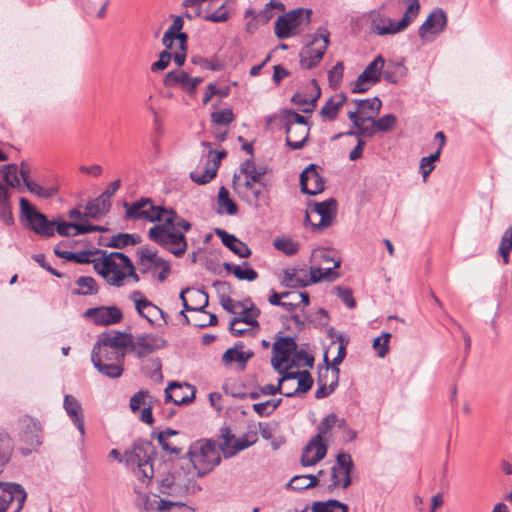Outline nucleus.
<instances>
[{
    "mask_svg": "<svg viewBox=\"0 0 512 512\" xmlns=\"http://www.w3.org/2000/svg\"><path fill=\"white\" fill-rule=\"evenodd\" d=\"M267 173V168L264 165H256L252 159L244 161L240 166L239 174L246 178H251L254 181L267 182L264 175Z\"/></svg>",
    "mask_w": 512,
    "mask_h": 512,
    "instance_id": "nucleus-42",
    "label": "nucleus"
},
{
    "mask_svg": "<svg viewBox=\"0 0 512 512\" xmlns=\"http://www.w3.org/2000/svg\"><path fill=\"white\" fill-rule=\"evenodd\" d=\"M347 96L343 93H338L331 96L319 111L320 116L324 121H333L337 118L338 113L346 102Z\"/></svg>",
    "mask_w": 512,
    "mask_h": 512,
    "instance_id": "nucleus-34",
    "label": "nucleus"
},
{
    "mask_svg": "<svg viewBox=\"0 0 512 512\" xmlns=\"http://www.w3.org/2000/svg\"><path fill=\"white\" fill-rule=\"evenodd\" d=\"M20 429V438L23 443L30 448H36L42 443V426L40 422L28 415H24L18 420Z\"/></svg>",
    "mask_w": 512,
    "mask_h": 512,
    "instance_id": "nucleus-22",
    "label": "nucleus"
},
{
    "mask_svg": "<svg viewBox=\"0 0 512 512\" xmlns=\"http://www.w3.org/2000/svg\"><path fill=\"white\" fill-rule=\"evenodd\" d=\"M392 335L389 332H383L381 336L376 337L373 341V348L377 355L381 358L385 357L389 351V342Z\"/></svg>",
    "mask_w": 512,
    "mask_h": 512,
    "instance_id": "nucleus-60",
    "label": "nucleus"
},
{
    "mask_svg": "<svg viewBox=\"0 0 512 512\" xmlns=\"http://www.w3.org/2000/svg\"><path fill=\"white\" fill-rule=\"evenodd\" d=\"M447 14L441 8H435L419 27V37L423 41H431L429 35L437 36L444 32L447 26Z\"/></svg>",
    "mask_w": 512,
    "mask_h": 512,
    "instance_id": "nucleus-21",
    "label": "nucleus"
},
{
    "mask_svg": "<svg viewBox=\"0 0 512 512\" xmlns=\"http://www.w3.org/2000/svg\"><path fill=\"white\" fill-rule=\"evenodd\" d=\"M130 339L125 332L109 330L98 336L91 353L94 367L103 375L115 379L123 374V365Z\"/></svg>",
    "mask_w": 512,
    "mask_h": 512,
    "instance_id": "nucleus-2",
    "label": "nucleus"
},
{
    "mask_svg": "<svg viewBox=\"0 0 512 512\" xmlns=\"http://www.w3.org/2000/svg\"><path fill=\"white\" fill-rule=\"evenodd\" d=\"M124 206L126 208L125 218L128 220L144 219L150 222H155V219L158 218V216L152 214L154 204L150 198H141L131 205L125 202Z\"/></svg>",
    "mask_w": 512,
    "mask_h": 512,
    "instance_id": "nucleus-28",
    "label": "nucleus"
},
{
    "mask_svg": "<svg viewBox=\"0 0 512 512\" xmlns=\"http://www.w3.org/2000/svg\"><path fill=\"white\" fill-rule=\"evenodd\" d=\"M241 309V316L237 317L238 321L253 327H259L257 317L260 315V310L252 303L250 304V307H247L244 303Z\"/></svg>",
    "mask_w": 512,
    "mask_h": 512,
    "instance_id": "nucleus-55",
    "label": "nucleus"
},
{
    "mask_svg": "<svg viewBox=\"0 0 512 512\" xmlns=\"http://www.w3.org/2000/svg\"><path fill=\"white\" fill-rule=\"evenodd\" d=\"M152 214L158 216L155 221L160 223L156 226H164L165 228L181 227L184 231H189L192 227L191 223L179 216L174 209H166L154 205V208H152Z\"/></svg>",
    "mask_w": 512,
    "mask_h": 512,
    "instance_id": "nucleus-27",
    "label": "nucleus"
},
{
    "mask_svg": "<svg viewBox=\"0 0 512 512\" xmlns=\"http://www.w3.org/2000/svg\"><path fill=\"white\" fill-rule=\"evenodd\" d=\"M101 252L102 258L93 261L94 270L101 275L105 281L115 287L124 285L125 272H126V258H129L122 252L107 253L104 250H97Z\"/></svg>",
    "mask_w": 512,
    "mask_h": 512,
    "instance_id": "nucleus-3",
    "label": "nucleus"
},
{
    "mask_svg": "<svg viewBox=\"0 0 512 512\" xmlns=\"http://www.w3.org/2000/svg\"><path fill=\"white\" fill-rule=\"evenodd\" d=\"M159 512H194L189 506H186L184 503L175 502L170 500L160 499L157 500V509Z\"/></svg>",
    "mask_w": 512,
    "mask_h": 512,
    "instance_id": "nucleus-56",
    "label": "nucleus"
},
{
    "mask_svg": "<svg viewBox=\"0 0 512 512\" xmlns=\"http://www.w3.org/2000/svg\"><path fill=\"white\" fill-rule=\"evenodd\" d=\"M314 357L304 349H296L290 359L289 367H312Z\"/></svg>",
    "mask_w": 512,
    "mask_h": 512,
    "instance_id": "nucleus-53",
    "label": "nucleus"
},
{
    "mask_svg": "<svg viewBox=\"0 0 512 512\" xmlns=\"http://www.w3.org/2000/svg\"><path fill=\"white\" fill-rule=\"evenodd\" d=\"M136 255L138 256L137 264L141 273L151 272L155 276L156 270L160 268L161 271L158 273L157 278L160 282L166 281L171 271V264L169 261L159 257L157 250L143 246L137 249Z\"/></svg>",
    "mask_w": 512,
    "mask_h": 512,
    "instance_id": "nucleus-12",
    "label": "nucleus"
},
{
    "mask_svg": "<svg viewBox=\"0 0 512 512\" xmlns=\"http://www.w3.org/2000/svg\"><path fill=\"white\" fill-rule=\"evenodd\" d=\"M140 296H142V293L140 291H134L131 295L132 299L135 302L136 310L140 314V316L144 317L149 322L152 321L150 319V316H153L155 313H160L162 318H164L165 314L161 309H159L156 305H154L146 298H138Z\"/></svg>",
    "mask_w": 512,
    "mask_h": 512,
    "instance_id": "nucleus-37",
    "label": "nucleus"
},
{
    "mask_svg": "<svg viewBox=\"0 0 512 512\" xmlns=\"http://www.w3.org/2000/svg\"><path fill=\"white\" fill-rule=\"evenodd\" d=\"M63 407L70 420L74 423L80 432L81 436H84V414L81 403L74 396L66 394L64 396Z\"/></svg>",
    "mask_w": 512,
    "mask_h": 512,
    "instance_id": "nucleus-30",
    "label": "nucleus"
},
{
    "mask_svg": "<svg viewBox=\"0 0 512 512\" xmlns=\"http://www.w3.org/2000/svg\"><path fill=\"white\" fill-rule=\"evenodd\" d=\"M273 245L277 250L283 252L287 256L297 254L300 249L299 242L285 237L275 239Z\"/></svg>",
    "mask_w": 512,
    "mask_h": 512,
    "instance_id": "nucleus-54",
    "label": "nucleus"
},
{
    "mask_svg": "<svg viewBox=\"0 0 512 512\" xmlns=\"http://www.w3.org/2000/svg\"><path fill=\"white\" fill-rule=\"evenodd\" d=\"M28 191L40 198L49 199L55 196L58 192L57 186L43 187L35 182L26 183Z\"/></svg>",
    "mask_w": 512,
    "mask_h": 512,
    "instance_id": "nucleus-57",
    "label": "nucleus"
},
{
    "mask_svg": "<svg viewBox=\"0 0 512 512\" xmlns=\"http://www.w3.org/2000/svg\"><path fill=\"white\" fill-rule=\"evenodd\" d=\"M164 392L165 402H172L176 405L191 403L195 398V388L188 383L170 382Z\"/></svg>",
    "mask_w": 512,
    "mask_h": 512,
    "instance_id": "nucleus-25",
    "label": "nucleus"
},
{
    "mask_svg": "<svg viewBox=\"0 0 512 512\" xmlns=\"http://www.w3.org/2000/svg\"><path fill=\"white\" fill-rule=\"evenodd\" d=\"M223 267L226 272L232 273L239 280H247L251 282L258 278L257 271L251 268L249 263L246 261L243 262V267L228 262H225Z\"/></svg>",
    "mask_w": 512,
    "mask_h": 512,
    "instance_id": "nucleus-41",
    "label": "nucleus"
},
{
    "mask_svg": "<svg viewBox=\"0 0 512 512\" xmlns=\"http://www.w3.org/2000/svg\"><path fill=\"white\" fill-rule=\"evenodd\" d=\"M188 458L198 476H204L221 461L219 448L212 440H198L188 450Z\"/></svg>",
    "mask_w": 512,
    "mask_h": 512,
    "instance_id": "nucleus-6",
    "label": "nucleus"
},
{
    "mask_svg": "<svg viewBox=\"0 0 512 512\" xmlns=\"http://www.w3.org/2000/svg\"><path fill=\"white\" fill-rule=\"evenodd\" d=\"M280 125L286 132V144L292 150L302 149L310 134V124L307 119L294 110L285 109L280 114Z\"/></svg>",
    "mask_w": 512,
    "mask_h": 512,
    "instance_id": "nucleus-4",
    "label": "nucleus"
},
{
    "mask_svg": "<svg viewBox=\"0 0 512 512\" xmlns=\"http://www.w3.org/2000/svg\"><path fill=\"white\" fill-rule=\"evenodd\" d=\"M339 369H332L331 371V381L329 384L322 383L321 379H317L318 388L315 391V398L323 399L332 394L338 386L339 380Z\"/></svg>",
    "mask_w": 512,
    "mask_h": 512,
    "instance_id": "nucleus-43",
    "label": "nucleus"
},
{
    "mask_svg": "<svg viewBox=\"0 0 512 512\" xmlns=\"http://www.w3.org/2000/svg\"><path fill=\"white\" fill-rule=\"evenodd\" d=\"M186 232L181 227L165 228L164 226H153L148 231V237L174 256L182 257L188 247L185 236Z\"/></svg>",
    "mask_w": 512,
    "mask_h": 512,
    "instance_id": "nucleus-7",
    "label": "nucleus"
},
{
    "mask_svg": "<svg viewBox=\"0 0 512 512\" xmlns=\"http://www.w3.org/2000/svg\"><path fill=\"white\" fill-rule=\"evenodd\" d=\"M178 434H179V431L173 430L170 428L159 432L157 434V439H158V442H159L160 446L162 447V449L171 454L179 455L181 453V449L177 448L176 446L172 445L169 442V438L171 436L178 435Z\"/></svg>",
    "mask_w": 512,
    "mask_h": 512,
    "instance_id": "nucleus-51",
    "label": "nucleus"
},
{
    "mask_svg": "<svg viewBox=\"0 0 512 512\" xmlns=\"http://www.w3.org/2000/svg\"><path fill=\"white\" fill-rule=\"evenodd\" d=\"M244 343L238 341L235 343L234 347L227 349L223 356L222 360L225 364H230L233 361L239 363L240 368L244 369L249 359L254 356L253 351H243Z\"/></svg>",
    "mask_w": 512,
    "mask_h": 512,
    "instance_id": "nucleus-33",
    "label": "nucleus"
},
{
    "mask_svg": "<svg viewBox=\"0 0 512 512\" xmlns=\"http://www.w3.org/2000/svg\"><path fill=\"white\" fill-rule=\"evenodd\" d=\"M311 512H348V506L334 499L316 501L312 504Z\"/></svg>",
    "mask_w": 512,
    "mask_h": 512,
    "instance_id": "nucleus-45",
    "label": "nucleus"
},
{
    "mask_svg": "<svg viewBox=\"0 0 512 512\" xmlns=\"http://www.w3.org/2000/svg\"><path fill=\"white\" fill-rule=\"evenodd\" d=\"M321 261H333L331 251L320 248L312 252L309 284L318 283L321 280L333 281L338 278L336 269L340 266V261L334 262L332 266H321Z\"/></svg>",
    "mask_w": 512,
    "mask_h": 512,
    "instance_id": "nucleus-14",
    "label": "nucleus"
},
{
    "mask_svg": "<svg viewBox=\"0 0 512 512\" xmlns=\"http://www.w3.org/2000/svg\"><path fill=\"white\" fill-rule=\"evenodd\" d=\"M155 399L147 390H140L130 398V409L133 413L140 410L141 406L146 407L149 404H155Z\"/></svg>",
    "mask_w": 512,
    "mask_h": 512,
    "instance_id": "nucleus-46",
    "label": "nucleus"
},
{
    "mask_svg": "<svg viewBox=\"0 0 512 512\" xmlns=\"http://www.w3.org/2000/svg\"><path fill=\"white\" fill-rule=\"evenodd\" d=\"M325 472L320 470L318 475H299L293 477L288 483V487L292 490H305L315 487L319 482L323 481Z\"/></svg>",
    "mask_w": 512,
    "mask_h": 512,
    "instance_id": "nucleus-38",
    "label": "nucleus"
},
{
    "mask_svg": "<svg viewBox=\"0 0 512 512\" xmlns=\"http://www.w3.org/2000/svg\"><path fill=\"white\" fill-rule=\"evenodd\" d=\"M337 424V415L330 413L325 416L317 427V434L307 443L303 449L301 463L303 466H313L321 461L327 454V445L323 437L327 435Z\"/></svg>",
    "mask_w": 512,
    "mask_h": 512,
    "instance_id": "nucleus-5",
    "label": "nucleus"
},
{
    "mask_svg": "<svg viewBox=\"0 0 512 512\" xmlns=\"http://www.w3.org/2000/svg\"><path fill=\"white\" fill-rule=\"evenodd\" d=\"M126 336L130 339V344L127 345V352H133L140 360L166 345V341L162 337L154 334L134 337L131 333H126Z\"/></svg>",
    "mask_w": 512,
    "mask_h": 512,
    "instance_id": "nucleus-17",
    "label": "nucleus"
},
{
    "mask_svg": "<svg viewBox=\"0 0 512 512\" xmlns=\"http://www.w3.org/2000/svg\"><path fill=\"white\" fill-rule=\"evenodd\" d=\"M221 439L222 442L218 448L223 452L225 458L233 457L247 448V444L241 443V439H237L228 427L221 429Z\"/></svg>",
    "mask_w": 512,
    "mask_h": 512,
    "instance_id": "nucleus-31",
    "label": "nucleus"
},
{
    "mask_svg": "<svg viewBox=\"0 0 512 512\" xmlns=\"http://www.w3.org/2000/svg\"><path fill=\"white\" fill-rule=\"evenodd\" d=\"M311 14L310 9L297 8L280 15L275 22V35L287 39L299 34L311 22Z\"/></svg>",
    "mask_w": 512,
    "mask_h": 512,
    "instance_id": "nucleus-9",
    "label": "nucleus"
},
{
    "mask_svg": "<svg viewBox=\"0 0 512 512\" xmlns=\"http://www.w3.org/2000/svg\"><path fill=\"white\" fill-rule=\"evenodd\" d=\"M308 206L310 212L320 216V221L317 224H312L313 231H322L333 223L338 207L336 199L329 198L322 202H312Z\"/></svg>",
    "mask_w": 512,
    "mask_h": 512,
    "instance_id": "nucleus-20",
    "label": "nucleus"
},
{
    "mask_svg": "<svg viewBox=\"0 0 512 512\" xmlns=\"http://www.w3.org/2000/svg\"><path fill=\"white\" fill-rule=\"evenodd\" d=\"M384 63L383 56L378 55L352 83L351 92L365 93L371 86L380 82Z\"/></svg>",
    "mask_w": 512,
    "mask_h": 512,
    "instance_id": "nucleus-19",
    "label": "nucleus"
},
{
    "mask_svg": "<svg viewBox=\"0 0 512 512\" xmlns=\"http://www.w3.org/2000/svg\"><path fill=\"white\" fill-rule=\"evenodd\" d=\"M419 12V0H385L368 13L370 28L378 36L394 35L406 30Z\"/></svg>",
    "mask_w": 512,
    "mask_h": 512,
    "instance_id": "nucleus-1",
    "label": "nucleus"
},
{
    "mask_svg": "<svg viewBox=\"0 0 512 512\" xmlns=\"http://www.w3.org/2000/svg\"><path fill=\"white\" fill-rule=\"evenodd\" d=\"M233 190L243 201L251 205H258L269 192L267 182L254 181L241 174L233 176Z\"/></svg>",
    "mask_w": 512,
    "mask_h": 512,
    "instance_id": "nucleus-11",
    "label": "nucleus"
},
{
    "mask_svg": "<svg viewBox=\"0 0 512 512\" xmlns=\"http://www.w3.org/2000/svg\"><path fill=\"white\" fill-rule=\"evenodd\" d=\"M353 466L350 454L339 453L335 465L331 468L330 481L326 486L327 491L333 492L338 488H348L351 484L350 474Z\"/></svg>",
    "mask_w": 512,
    "mask_h": 512,
    "instance_id": "nucleus-16",
    "label": "nucleus"
},
{
    "mask_svg": "<svg viewBox=\"0 0 512 512\" xmlns=\"http://www.w3.org/2000/svg\"><path fill=\"white\" fill-rule=\"evenodd\" d=\"M381 107L382 102L378 97L368 98L360 110L349 111L348 113H355L357 118L372 122L379 114Z\"/></svg>",
    "mask_w": 512,
    "mask_h": 512,
    "instance_id": "nucleus-40",
    "label": "nucleus"
},
{
    "mask_svg": "<svg viewBox=\"0 0 512 512\" xmlns=\"http://www.w3.org/2000/svg\"><path fill=\"white\" fill-rule=\"evenodd\" d=\"M211 120L215 124L227 126L234 121V114L231 109H223L213 112Z\"/></svg>",
    "mask_w": 512,
    "mask_h": 512,
    "instance_id": "nucleus-64",
    "label": "nucleus"
},
{
    "mask_svg": "<svg viewBox=\"0 0 512 512\" xmlns=\"http://www.w3.org/2000/svg\"><path fill=\"white\" fill-rule=\"evenodd\" d=\"M0 172L5 181V184L0 182V220L6 226H12L15 220L12 214L10 188H19V190L22 191L20 177L18 175V166L13 163L6 164L1 167Z\"/></svg>",
    "mask_w": 512,
    "mask_h": 512,
    "instance_id": "nucleus-8",
    "label": "nucleus"
},
{
    "mask_svg": "<svg viewBox=\"0 0 512 512\" xmlns=\"http://www.w3.org/2000/svg\"><path fill=\"white\" fill-rule=\"evenodd\" d=\"M192 298H198L201 301H203V305L200 306H191L188 304V301L183 303L184 310L180 312V314L183 316L186 323H189V319L187 315L185 314V311H198V312H204V308L208 305V294L204 292L203 290L196 289L192 292Z\"/></svg>",
    "mask_w": 512,
    "mask_h": 512,
    "instance_id": "nucleus-52",
    "label": "nucleus"
},
{
    "mask_svg": "<svg viewBox=\"0 0 512 512\" xmlns=\"http://www.w3.org/2000/svg\"><path fill=\"white\" fill-rule=\"evenodd\" d=\"M141 242V237L137 234L119 233L113 235L106 244L107 247L122 249L130 245H136Z\"/></svg>",
    "mask_w": 512,
    "mask_h": 512,
    "instance_id": "nucleus-44",
    "label": "nucleus"
},
{
    "mask_svg": "<svg viewBox=\"0 0 512 512\" xmlns=\"http://www.w3.org/2000/svg\"><path fill=\"white\" fill-rule=\"evenodd\" d=\"M20 213L27 225L37 235L52 237L55 234V221H49L46 215L39 212L26 198H20Z\"/></svg>",
    "mask_w": 512,
    "mask_h": 512,
    "instance_id": "nucleus-13",
    "label": "nucleus"
},
{
    "mask_svg": "<svg viewBox=\"0 0 512 512\" xmlns=\"http://www.w3.org/2000/svg\"><path fill=\"white\" fill-rule=\"evenodd\" d=\"M312 385L313 379L311 374L307 370H304L302 371V376L298 379L297 387L294 389V391H284L283 395L291 398L297 394L306 393L312 388Z\"/></svg>",
    "mask_w": 512,
    "mask_h": 512,
    "instance_id": "nucleus-50",
    "label": "nucleus"
},
{
    "mask_svg": "<svg viewBox=\"0 0 512 512\" xmlns=\"http://www.w3.org/2000/svg\"><path fill=\"white\" fill-rule=\"evenodd\" d=\"M161 368V361L157 357L142 360L141 370L146 376L150 377L151 379L162 378Z\"/></svg>",
    "mask_w": 512,
    "mask_h": 512,
    "instance_id": "nucleus-49",
    "label": "nucleus"
},
{
    "mask_svg": "<svg viewBox=\"0 0 512 512\" xmlns=\"http://www.w3.org/2000/svg\"><path fill=\"white\" fill-rule=\"evenodd\" d=\"M218 206L220 209H225L229 215H235L238 212L237 204L230 199L229 191L226 187L221 186L218 191Z\"/></svg>",
    "mask_w": 512,
    "mask_h": 512,
    "instance_id": "nucleus-48",
    "label": "nucleus"
},
{
    "mask_svg": "<svg viewBox=\"0 0 512 512\" xmlns=\"http://www.w3.org/2000/svg\"><path fill=\"white\" fill-rule=\"evenodd\" d=\"M84 317L90 319L96 325L108 326L119 323L123 314L116 306H100L87 309Z\"/></svg>",
    "mask_w": 512,
    "mask_h": 512,
    "instance_id": "nucleus-23",
    "label": "nucleus"
},
{
    "mask_svg": "<svg viewBox=\"0 0 512 512\" xmlns=\"http://www.w3.org/2000/svg\"><path fill=\"white\" fill-rule=\"evenodd\" d=\"M312 92L310 94H304L302 92H296L291 101L296 106L300 107L303 113H312L316 108V102L321 95V89L316 79L311 80Z\"/></svg>",
    "mask_w": 512,
    "mask_h": 512,
    "instance_id": "nucleus-29",
    "label": "nucleus"
},
{
    "mask_svg": "<svg viewBox=\"0 0 512 512\" xmlns=\"http://www.w3.org/2000/svg\"><path fill=\"white\" fill-rule=\"evenodd\" d=\"M372 122L375 123L377 132H389L396 126L397 117L394 114H385Z\"/></svg>",
    "mask_w": 512,
    "mask_h": 512,
    "instance_id": "nucleus-59",
    "label": "nucleus"
},
{
    "mask_svg": "<svg viewBox=\"0 0 512 512\" xmlns=\"http://www.w3.org/2000/svg\"><path fill=\"white\" fill-rule=\"evenodd\" d=\"M157 497V495H154V498H151L147 494L139 493L135 504L141 511H154L157 509Z\"/></svg>",
    "mask_w": 512,
    "mask_h": 512,
    "instance_id": "nucleus-61",
    "label": "nucleus"
},
{
    "mask_svg": "<svg viewBox=\"0 0 512 512\" xmlns=\"http://www.w3.org/2000/svg\"><path fill=\"white\" fill-rule=\"evenodd\" d=\"M329 32L320 29L312 41L299 53L300 65L304 69H312L323 59L329 45Z\"/></svg>",
    "mask_w": 512,
    "mask_h": 512,
    "instance_id": "nucleus-15",
    "label": "nucleus"
},
{
    "mask_svg": "<svg viewBox=\"0 0 512 512\" xmlns=\"http://www.w3.org/2000/svg\"><path fill=\"white\" fill-rule=\"evenodd\" d=\"M188 77V73L183 70L170 71L164 79V85L167 87L179 86L182 88L184 83L188 80Z\"/></svg>",
    "mask_w": 512,
    "mask_h": 512,
    "instance_id": "nucleus-58",
    "label": "nucleus"
},
{
    "mask_svg": "<svg viewBox=\"0 0 512 512\" xmlns=\"http://www.w3.org/2000/svg\"><path fill=\"white\" fill-rule=\"evenodd\" d=\"M159 492L166 496L179 497L184 495L186 489L181 485L174 474L168 473L158 481Z\"/></svg>",
    "mask_w": 512,
    "mask_h": 512,
    "instance_id": "nucleus-35",
    "label": "nucleus"
},
{
    "mask_svg": "<svg viewBox=\"0 0 512 512\" xmlns=\"http://www.w3.org/2000/svg\"><path fill=\"white\" fill-rule=\"evenodd\" d=\"M111 207V201L105 199L102 195L89 201L85 206V216L93 219L107 214Z\"/></svg>",
    "mask_w": 512,
    "mask_h": 512,
    "instance_id": "nucleus-39",
    "label": "nucleus"
},
{
    "mask_svg": "<svg viewBox=\"0 0 512 512\" xmlns=\"http://www.w3.org/2000/svg\"><path fill=\"white\" fill-rule=\"evenodd\" d=\"M78 289L74 290L73 293L76 295H93L98 292L96 281L90 276H81L76 280Z\"/></svg>",
    "mask_w": 512,
    "mask_h": 512,
    "instance_id": "nucleus-47",
    "label": "nucleus"
},
{
    "mask_svg": "<svg viewBox=\"0 0 512 512\" xmlns=\"http://www.w3.org/2000/svg\"><path fill=\"white\" fill-rule=\"evenodd\" d=\"M216 174L217 167L207 166L202 174H199L197 171H195L190 173V177L195 183L203 185L210 182L216 176Z\"/></svg>",
    "mask_w": 512,
    "mask_h": 512,
    "instance_id": "nucleus-62",
    "label": "nucleus"
},
{
    "mask_svg": "<svg viewBox=\"0 0 512 512\" xmlns=\"http://www.w3.org/2000/svg\"><path fill=\"white\" fill-rule=\"evenodd\" d=\"M511 249H512V234L505 231L502 236L499 248H498L499 254L502 256L503 262L505 264L509 263V256H510Z\"/></svg>",
    "mask_w": 512,
    "mask_h": 512,
    "instance_id": "nucleus-63",
    "label": "nucleus"
},
{
    "mask_svg": "<svg viewBox=\"0 0 512 512\" xmlns=\"http://www.w3.org/2000/svg\"><path fill=\"white\" fill-rule=\"evenodd\" d=\"M154 448L150 442H141L136 444L131 451L124 454V461L129 467H137V475L143 480L150 481L153 477L154 470L152 461V453Z\"/></svg>",
    "mask_w": 512,
    "mask_h": 512,
    "instance_id": "nucleus-10",
    "label": "nucleus"
},
{
    "mask_svg": "<svg viewBox=\"0 0 512 512\" xmlns=\"http://www.w3.org/2000/svg\"><path fill=\"white\" fill-rule=\"evenodd\" d=\"M215 233L220 237L223 245L229 248L237 256L247 258L251 255V249L247 244L236 238L234 235L229 234L222 229H216Z\"/></svg>",
    "mask_w": 512,
    "mask_h": 512,
    "instance_id": "nucleus-32",
    "label": "nucleus"
},
{
    "mask_svg": "<svg viewBox=\"0 0 512 512\" xmlns=\"http://www.w3.org/2000/svg\"><path fill=\"white\" fill-rule=\"evenodd\" d=\"M316 164H310L300 174L301 192L316 195L324 190V180L318 172Z\"/></svg>",
    "mask_w": 512,
    "mask_h": 512,
    "instance_id": "nucleus-26",
    "label": "nucleus"
},
{
    "mask_svg": "<svg viewBox=\"0 0 512 512\" xmlns=\"http://www.w3.org/2000/svg\"><path fill=\"white\" fill-rule=\"evenodd\" d=\"M349 120L352 122L355 130H349L345 133L348 136H356L358 139H362V137H373L377 133V129L375 127V123L371 122V125L365 126L364 123L367 120H362L357 118L355 113H347Z\"/></svg>",
    "mask_w": 512,
    "mask_h": 512,
    "instance_id": "nucleus-36",
    "label": "nucleus"
},
{
    "mask_svg": "<svg viewBox=\"0 0 512 512\" xmlns=\"http://www.w3.org/2000/svg\"><path fill=\"white\" fill-rule=\"evenodd\" d=\"M24 488L16 483H0V512H20L26 500Z\"/></svg>",
    "mask_w": 512,
    "mask_h": 512,
    "instance_id": "nucleus-18",
    "label": "nucleus"
},
{
    "mask_svg": "<svg viewBox=\"0 0 512 512\" xmlns=\"http://www.w3.org/2000/svg\"><path fill=\"white\" fill-rule=\"evenodd\" d=\"M297 343L292 337H279L272 347L271 364L275 370H280L284 363L290 361Z\"/></svg>",
    "mask_w": 512,
    "mask_h": 512,
    "instance_id": "nucleus-24",
    "label": "nucleus"
}]
</instances>
